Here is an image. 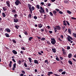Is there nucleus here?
Listing matches in <instances>:
<instances>
[{
    "label": "nucleus",
    "mask_w": 76,
    "mask_h": 76,
    "mask_svg": "<svg viewBox=\"0 0 76 76\" xmlns=\"http://www.w3.org/2000/svg\"><path fill=\"white\" fill-rule=\"evenodd\" d=\"M49 14L51 16H53V13L51 12H50Z\"/></svg>",
    "instance_id": "34"
},
{
    "label": "nucleus",
    "mask_w": 76,
    "mask_h": 76,
    "mask_svg": "<svg viewBox=\"0 0 76 76\" xmlns=\"http://www.w3.org/2000/svg\"><path fill=\"white\" fill-rule=\"evenodd\" d=\"M16 63H14L13 64V67H14V68H16Z\"/></svg>",
    "instance_id": "36"
},
{
    "label": "nucleus",
    "mask_w": 76,
    "mask_h": 76,
    "mask_svg": "<svg viewBox=\"0 0 76 76\" xmlns=\"http://www.w3.org/2000/svg\"><path fill=\"white\" fill-rule=\"evenodd\" d=\"M19 27H20V26H19V25H17V26H15V28L16 29H18V27L19 28Z\"/></svg>",
    "instance_id": "22"
},
{
    "label": "nucleus",
    "mask_w": 76,
    "mask_h": 76,
    "mask_svg": "<svg viewBox=\"0 0 76 76\" xmlns=\"http://www.w3.org/2000/svg\"><path fill=\"white\" fill-rule=\"evenodd\" d=\"M41 32H44V28H43L42 29H41Z\"/></svg>",
    "instance_id": "52"
},
{
    "label": "nucleus",
    "mask_w": 76,
    "mask_h": 76,
    "mask_svg": "<svg viewBox=\"0 0 76 76\" xmlns=\"http://www.w3.org/2000/svg\"><path fill=\"white\" fill-rule=\"evenodd\" d=\"M12 61H10V63L9 64V67H12Z\"/></svg>",
    "instance_id": "14"
},
{
    "label": "nucleus",
    "mask_w": 76,
    "mask_h": 76,
    "mask_svg": "<svg viewBox=\"0 0 76 76\" xmlns=\"http://www.w3.org/2000/svg\"><path fill=\"white\" fill-rule=\"evenodd\" d=\"M62 75H65V74H66V72L64 71V72H62Z\"/></svg>",
    "instance_id": "44"
},
{
    "label": "nucleus",
    "mask_w": 76,
    "mask_h": 76,
    "mask_svg": "<svg viewBox=\"0 0 76 76\" xmlns=\"http://www.w3.org/2000/svg\"><path fill=\"white\" fill-rule=\"evenodd\" d=\"M66 22L68 25V26H70V23H69L67 21H66Z\"/></svg>",
    "instance_id": "42"
},
{
    "label": "nucleus",
    "mask_w": 76,
    "mask_h": 76,
    "mask_svg": "<svg viewBox=\"0 0 76 76\" xmlns=\"http://www.w3.org/2000/svg\"><path fill=\"white\" fill-rule=\"evenodd\" d=\"M64 3H68V1H64Z\"/></svg>",
    "instance_id": "53"
},
{
    "label": "nucleus",
    "mask_w": 76,
    "mask_h": 76,
    "mask_svg": "<svg viewBox=\"0 0 76 76\" xmlns=\"http://www.w3.org/2000/svg\"><path fill=\"white\" fill-rule=\"evenodd\" d=\"M63 25H65V26H67V24H66V20H64L63 21Z\"/></svg>",
    "instance_id": "21"
},
{
    "label": "nucleus",
    "mask_w": 76,
    "mask_h": 76,
    "mask_svg": "<svg viewBox=\"0 0 76 76\" xmlns=\"http://www.w3.org/2000/svg\"><path fill=\"white\" fill-rule=\"evenodd\" d=\"M29 10L30 11L31 14H32V9Z\"/></svg>",
    "instance_id": "55"
},
{
    "label": "nucleus",
    "mask_w": 76,
    "mask_h": 76,
    "mask_svg": "<svg viewBox=\"0 0 76 76\" xmlns=\"http://www.w3.org/2000/svg\"><path fill=\"white\" fill-rule=\"evenodd\" d=\"M28 9H29V10H31L32 9L31 8V6H32V5H31L29 4H28Z\"/></svg>",
    "instance_id": "5"
},
{
    "label": "nucleus",
    "mask_w": 76,
    "mask_h": 76,
    "mask_svg": "<svg viewBox=\"0 0 76 76\" xmlns=\"http://www.w3.org/2000/svg\"><path fill=\"white\" fill-rule=\"evenodd\" d=\"M48 7H50L51 6V4L49 3L47 5Z\"/></svg>",
    "instance_id": "58"
},
{
    "label": "nucleus",
    "mask_w": 76,
    "mask_h": 76,
    "mask_svg": "<svg viewBox=\"0 0 76 76\" xmlns=\"http://www.w3.org/2000/svg\"><path fill=\"white\" fill-rule=\"evenodd\" d=\"M56 60H57V61H60V60H59V59H58V57L56 58Z\"/></svg>",
    "instance_id": "47"
},
{
    "label": "nucleus",
    "mask_w": 76,
    "mask_h": 76,
    "mask_svg": "<svg viewBox=\"0 0 76 76\" xmlns=\"http://www.w3.org/2000/svg\"><path fill=\"white\" fill-rule=\"evenodd\" d=\"M39 11L41 13H45L44 8H43V7L41 6L40 7V10H39Z\"/></svg>",
    "instance_id": "1"
},
{
    "label": "nucleus",
    "mask_w": 76,
    "mask_h": 76,
    "mask_svg": "<svg viewBox=\"0 0 76 76\" xmlns=\"http://www.w3.org/2000/svg\"><path fill=\"white\" fill-rule=\"evenodd\" d=\"M34 63L36 64H39V63H38V61L37 60H34Z\"/></svg>",
    "instance_id": "18"
},
{
    "label": "nucleus",
    "mask_w": 76,
    "mask_h": 76,
    "mask_svg": "<svg viewBox=\"0 0 76 76\" xmlns=\"http://www.w3.org/2000/svg\"><path fill=\"white\" fill-rule=\"evenodd\" d=\"M53 13L55 16H56L57 15V11L56 10L53 11Z\"/></svg>",
    "instance_id": "15"
},
{
    "label": "nucleus",
    "mask_w": 76,
    "mask_h": 76,
    "mask_svg": "<svg viewBox=\"0 0 76 76\" xmlns=\"http://www.w3.org/2000/svg\"><path fill=\"white\" fill-rule=\"evenodd\" d=\"M54 28V31L55 32V33H56L57 32V29H56V28L55 27H53Z\"/></svg>",
    "instance_id": "24"
},
{
    "label": "nucleus",
    "mask_w": 76,
    "mask_h": 76,
    "mask_svg": "<svg viewBox=\"0 0 76 76\" xmlns=\"http://www.w3.org/2000/svg\"><path fill=\"white\" fill-rule=\"evenodd\" d=\"M36 6L37 9H39V5H36Z\"/></svg>",
    "instance_id": "38"
},
{
    "label": "nucleus",
    "mask_w": 76,
    "mask_h": 76,
    "mask_svg": "<svg viewBox=\"0 0 76 76\" xmlns=\"http://www.w3.org/2000/svg\"><path fill=\"white\" fill-rule=\"evenodd\" d=\"M18 63L20 65L21 64V63H22V62H21V61H20V60H19L18 61Z\"/></svg>",
    "instance_id": "30"
},
{
    "label": "nucleus",
    "mask_w": 76,
    "mask_h": 76,
    "mask_svg": "<svg viewBox=\"0 0 76 76\" xmlns=\"http://www.w3.org/2000/svg\"><path fill=\"white\" fill-rule=\"evenodd\" d=\"M52 51L54 53H55L56 52V49L55 48H52Z\"/></svg>",
    "instance_id": "16"
},
{
    "label": "nucleus",
    "mask_w": 76,
    "mask_h": 76,
    "mask_svg": "<svg viewBox=\"0 0 76 76\" xmlns=\"http://www.w3.org/2000/svg\"><path fill=\"white\" fill-rule=\"evenodd\" d=\"M12 13L15 14L16 13V11L15 9L12 10Z\"/></svg>",
    "instance_id": "6"
},
{
    "label": "nucleus",
    "mask_w": 76,
    "mask_h": 76,
    "mask_svg": "<svg viewBox=\"0 0 76 76\" xmlns=\"http://www.w3.org/2000/svg\"><path fill=\"white\" fill-rule=\"evenodd\" d=\"M6 3L7 4V6L9 7H10V1H7L6 2Z\"/></svg>",
    "instance_id": "3"
},
{
    "label": "nucleus",
    "mask_w": 76,
    "mask_h": 76,
    "mask_svg": "<svg viewBox=\"0 0 76 76\" xmlns=\"http://www.w3.org/2000/svg\"><path fill=\"white\" fill-rule=\"evenodd\" d=\"M38 28H42V25L41 24H38Z\"/></svg>",
    "instance_id": "9"
},
{
    "label": "nucleus",
    "mask_w": 76,
    "mask_h": 76,
    "mask_svg": "<svg viewBox=\"0 0 76 76\" xmlns=\"http://www.w3.org/2000/svg\"><path fill=\"white\" fill-rule=\"evenodd\" d=\"M24 34H25V35H26L28 34V33L27 32V31H25L24 32Z\"/></svg>",
    "instance_id": "54"
},
{
    "label": "nucleus",
    "mask_w": 76,
    "mask_h": 76,
    "mask_svg": "<svg viewBox=\"0 0 76 76\" xmlns=\"http://www.w3.org/2000/svg\"><path fill=\"white\" fill-rule=\"evenodd\" d=\"M59 13L60 14H63V12H61V11H59Z\"/></svg>",
    "instance_id": "41"
},
{
    "label": "nucleus",
    "mask_w": 76,
    "mask_h": 76,
    "mask_svg": "<svg viewBox=\"0 0 76 76\" xmlns=\"http://www.w3.org/2000/svg\"><path fill=\"white\" fill-rule=\"evenodd\" d=\"M33 18L35 19H37V16H34L33 17Z\"/></svg>",
    "instance_id": "45"
},
{
    "label": "nucleus",
    "mask_w": 76,
    "mask_h": 76,
    "mask_svg": "<svg viewBox=\"0 0 76 76\" xmlns=\"http://www.w3.org/2000/svg\"><path fill=\"white\" fill-rule=\"evenodd\" d=\"M73 36L75 37V38H76V34L75 33H73Z\"/></svg>",
    "instance_id": "43"
},
{
    "label": "nucleus",
    "mask_w": 76,
    "mask_h": 76,
    "mask_svg": "<svg viewBox=\"0 0 76 76\" xmlns=\"http://www.w3.org/2000/svg\"><path fill=\"white\" fill-rule=\"evenodd\" d=\"M68 63H69V64H71V65H72V64H73V63H72V62L71 61H68Z\"/></svg>",
    "instance_id": "23"
},
{
    "label": "nucleus",
    "mask_w": 76,
    "mask_h": 76,
    "mask_svg": "<svg viewBox=\"0 0 76 76\" xmlns=\"http://www.w3.org/2000/svg\"><path fill=\"white\" fill-rule=\"evenodd\" d=\"M5 31L8 32H10V30L9 28H7L5 29Z\"/></svg>",
    "instance_id": "10"
},
{
    "label": "nucleus",
    "mask_w": 76,
    "mask_h": 76,
    "mask_svg": "<svg viewBox=\"0 0 76 76\" xmlns=\"http://www.w3.org/2000/svg\"><path fill=\"white\" fill-rule=\"evenodd\" d=\"M70 46H67V49L70 50Z\"/></svg>",
    "instance_id": "46"
},
{
    "label": "nucleus",
    "mask_w": 76,
    "mask_h": 76,
    "mask_svg": "<svg viewBox=\"0 0 76 76\" xmlns=\"http://www.w3.org/2000/svg\"><path fill=\"white\" fill-rule=\"evenodd\" d=\"M48 76H50V74H53V72H48Z\"/></svg>",
    "instance_id": "12"
},
{
    "label": "nucleus",
    "mask_w": 76,
    "mask_h": 76,
    "mask_svg": "<svg viewBox=\"0 0 76 76\" xmlns=\"http://www.w3.org/2000/svg\"><path fill=\"white\" fill-rule=\"evenodd\" d=\"M18 16V15L15 14L14 15V16L15 18H16V16Z\"/></svg>",
    "instance_id": "61"
},
{
    "label": "nucleus",
    "mask_w": 76,
    "mask_h": 76,
    "mask_svg": "<svg viewBox=\"0 0 76 76\" xmlns=\"http://www.w3.org/2000/svg\"><path fill=\"white\" fill-rule=\"evenodd\" d=\"M60 59H61V60H63V58L61 56L60 57Z\"/></svg>",
    "instance_id": "60"
},
{
    "label": "nucleus",
    "mask_w": 76,
    "mask_h": 76,
    "mask_svg": "<svg viewBox=\"0 0 76 76\" xmlns=\"http://www.w3.org/2000/svg\"><path fill=\"white\" fill-rule=\"evenodd\" d=\"M72 56V55L71 53H69L68 54V57L69 58H70Z\"/></svg>",
    "instance_id": "19"
},
{
    "label": "nucleus",
    "mask_w": 76,
    "mask_h": 76,
    "mask_svg": "<svg viewBox=\"0 0 76 76\" xmlns=\"http://www.w3.org/2000/svg\"><path fill=\"white\" fill-rule=\"evenodd\" d=\"M24 65L26 67H28V66H27L26 63H24Z\"/></svg>",
    "instance_id": "40"
},
{
    "label": "nucleus",
    "mask_w": 76,
    "mask_h": 76,
    "mask_svg": "<svg viewBox=\"0 0 76 76\" xmlns=\"http://www.w3.org/2000/svg\"><path fill=\"white\" fill-rule=\"evenodd\" d=\"M68 32L69 34H71V30H70V29L69 28L68 29Z\"/></svg>",
    "instance_id": "28"
},
{
    "label": "nucleus",
    "mask_w": 76,
    "mask_h": 76,
    "mask_svg": "<svg viewBox=\"0 0 76 76\" xmlns=\"http://www.w3.org/2000/svg\"><path fill=\"white\" fill-rule=\"evenodd\" d=\"M28 60L30 63H31L32 62V58H28Z\"/></svg>",
    "instance_id": "26"
},
{
    "label": "nucleus",
    "mask_w": 76,
    "mask_h": 76,
    "mask_svg": "<svg viewBox=\"0 0 76 76\" xmlns=\"http://www.w3.org/2000/svg\"><path fill=\"white\" fill-rule=\"evenodd\" d=\"M5 35L6 37H10L9 34L7 33L5 34Z\"/></svg>",
    "instance_id": "20"
},
{
    "label": "nucleus",
    "mask_w": 76,
    "mask_h": 76,
    "mask_svg": "<svg viewBox=\"0 0 76 76\" xmlns=\"http://www.w3.org/2000/svg\"><path fill=\"white\" fill-rule=\"evenodd\" d=\"M67 13H69V14H71L72 13V12L69 10H67Z\"/></svg>",
    "instance_id": "29"
},
{
    "label": "nucleus",
    "mask_w": 76,
    "mask_h": 76,
    "mask_svg": "<svg viewBox=\"0 0 76 76\" xmlns=\"http://www.w3.org/2000/svg\"><path fill=\"white\" fill-rule=\"evenodd\" d=\"M51 40H52V41H56V40L54 38H51Z\"/></svg>",
    "instance_id": "39"
},
{
    "label": "nucleus",
    "mask_w": 76,
    "mask_h": 76,
    "mask_svg": "<svg viewBox=\"0 0 76 76\" xmlns=\"http://www.w3.org/2000/svg\"><path fill=\"white\" fill-rule=\"evenodd\" d=\"M31 9L32 10H34V9H35V8H34V7H32Z\"/></svg>",
    "instance_id": "50"
},
{
    "label": "nucleus",
    "mask_w": 76,
    "mask_h": 76,
    "mask_svg": "<svg viewBox=\"0 0 76 76\" xmlns=\"http://www.w3.org/2000/svg\"><path fill=\"white\" fill-rule=\"evenodd\" d=\"M16 1L15 2V4L16 6H18L19 4H21V2L19 0H15Z\"/></svg>",
    "instance_id": "2"
},
{
    "label": "nucleus",
    "mask_w": 76,
    "mask_h": 76,
    "mask_svg": "<svg viewBox=\"0 0 76 76\" xmlns=\"http://www.w3.org/2000/svg\"><path fill=\"white\" fill-rule=\"evenodd\" d=\"M71 19H73L74 20H76V18H75V17H72L71 18Z\"/></svg>",
    "instance_id": "49"
},
{
    "label": "nucleus",
    "mask_w": 76,
    "mask_h": 76,
    "mask_svg": "<svg viewBox=\"0 0 76 76\" xmlns=\"http://www.w3.org/2000/svg\"><path fill=\"white\" fill-rule=\"evenodd\" d=\"M56 41H51V43L53 45H54L56 44Z\"/></svg>",
    "instance_id": "17"
},
{
    "label": "nucleus",
    "mask_w": 76,
    "mask_h": 76,
    "mask_svg": "<svg viewBox=\"0 0 76 76\" xmlns=\"http://www.w3.org/2000/svg\"><path fill=\"white\" fill-rule=\"evenodd\" d=\"M32 16V15H31V14H29L28 15V18H31V17Z\"/></svg>",
    "instance_id": "37"
},
{
    "label": "nucleus",
    "mask_w": 76,
    "mask_h": 76,
    "mask_svg": "<svg viewBox=\"0 0 76 76\" xmlns=\"http://www.w3.org/2000/svg\"><path fill=\"white\" fill-rule=\"evenodd\" d=\"M12 60L14 63H16V61H15V60L14 59H12Z\"/></svg>",
    "instance_id": "56"
},
{
    "label": "nucleus",
    "mask_w": 76,
    "mask_h": 76,
    "mask_svg": "<svg viewBox=\"0 0 76 76\" xmlns=\"http://www.w3.org/2000/svg\"><path fill=\"white\" fill-rule=\"evenodd\" d=\"M56 10V11H57V12H59V11H60V10L58 9H55Z\"/></svg>",
    "instance_id": "57"
},
{
    "label": "nucleus",
    "mask_w": 76,
    "mask_h": 76,
    "mask_svg": "<svg viewBox=\"0 0 76 76\" xmlns=\"http://www.w3.org/2000/svg\"><path fill=\"white\" fill-rule=\"evenodd\" d=\"M21 72L22 73H23V74H25V72L24 71H21Z\"/></svg>",
    "instance_id": "51"
},
{
    "label": "nucleus",
    "mask_w": 76,
    "mask_h": 76,
    "mask_svg": "<svg viewBox=\"0 0 76 76\" xmlns=\"http://www.w3.org/2000/svg\"><path fill=\"white\" fill-rule=\"evenodd\" d=\"M37 38L39 39H40L41 37H39L38 36H37Z\"/></svg>",
    "instance_id": "59"
},
{
    "label": "nucleus",
    "mask_w": 76,
    "mask_h": 76,
    "mask_svg": "<svg viewBox=\"0 0 76 76\" xmlns=\"http://www.w3.org/2000/svg\"><path fill=\"white\" fill-rule=\"evenodd\" d=\"M12 41L13 42H14V43H15V44H16V41H15V39H13Z\"/></svg>",
    "instance_id": "33"
},
{
    "label": "nucleus",
    "mask_w": 76,
    "mask_h": 76,
    "mask_svg": "<svg viewBox=\"0 0 76 76\" xmlns=\"http://www.w3.org/2000/svg\"><path fill=\"white\" fill-rule=\"evenodd\" d=\"M23 75H23V74H21L20 75V76H23Z\"/></svg>",
    "instance_id": "63"
},
{
    "label": "nucleus",
    "mask_w": 76,
    "mask_h": 76,
    "mask_svg": "<svg viewBox=\"0 0 76 76\" xmlns=\"http://www.w3.org/2000/svg\"><path fill=\"white\" fill-rule=\"evenodd\" d=\"M18 21H19V20L17 19L16 18H15V19H14V22H15V23L18 22Z\"/></svg>",
    "instance_id": "8"
},
{
    "label": "nucleus",
    "mask_w": 76,
    "mask_h": 76,
    "mask_svg": "<svg viewBox=\"0 0 76 76\" xmlns=\"http://www.w3.org/2000/svg\"><path fill=\"white\" fill-rule=\"evenodd\" d=\"M54 75H55V76H60V75H58L56 74H54Z\"/></svg>",
    "instance_id": "64"
},
{
    "label": "nucleus",
    "mask_w": 76,
    "mask_h": 76,
    "mask_svg": "<svg viewBox=\"0 0 76 76\" xmlns=\"http://www.w3.org/2000/svg\"><path fill=\"white\" fill-rule=\"evenodd\" d=\"M63 70L62 69H59L58 71H59V72H63Z\"/></svg>",
    "instance_id": "31"
},
{
    "label": "nucleus",
    "mask_w": 76,
    "mask_h": 76,
    "mask_svg": "<svg viewBox=\"0 0 76 76\" xmlns=\"http://www.w3.org/2000/svg\"><path fill=\"white\" fill-rule=\"evenodd\" d=\"M12 52L14 54H18V53L15 50H13L12 51Z\"/></svg>",
    "instance_id": "7"
},
{
    "label": "nucleus",
    "mask_w": 76,
    "mask_h": 76,
    "mask_svg": "<svg viewBox=\"0 0 76 76\" xmlns=\"http://www.w3.org/2000/svg\"><path fill=\"white\" fill-rule=\"evenodd\" d=\"M45 10H46V11L47 12V13H48V8H46Z\"/></svg>",
    "instance_id": "48"
},
{
    "label": "nucleus",
    "mask_w": 76,
    "mask_h": 76,
    "mask_svg": "<svg viewBox=\"0 0 76 76\" xmlns=\"http://www.w3.org/2000/svg\"><path fill=\"white\" fill-rule=\"evenodd\" d=\"M32 39H33V37H30L29 38L28 40L29 41H31Z\"/></svg>",
    "instance_id": "32"
},
{
    "label": "nucleus",
    "mask_w": 76,
    "mask_h": 76,
    "mask_svg": "<svg viewBox=\"0 0 76 76\" xmlns=\"http://www.w3.org/2000/svg\"><path fill=\"white\" fill-rule=\"evenodd\" d=\"M2 14L3 16V17H4V18H5V17H6V15L5 14V13H4L3 12Z\"/></svg>",
    "instance_id": "27"
},
{
    "label": "nucleus",
    "mask_w": 76,
    "mask_h": 76,
    "mask_svg": "<svg viewBox=\"0 0 76 76\" xmlns=\"http://www.w3.org/2000/svg\"><path fill=\"white\" fill-rule=\"evenodd\" d=\"M67 39L68 41H69V42H70L71 43H73V41L71 40H70V39L69 37H67Z\"/></svg>",
    "instance_id": "11"
},
{
    "label": "nucleus",
    "mask_w": 76,
    "mask_h": 76,
    "mask_svg": "<svg viewBox=\"0 0 76 76\" xmlns=\"http://www.w3.org/2000/svg\"><path fill=\"white\" fill-rule=\"evenodd\" d=\"M58 39L59 41H62V40L60 39V38H58Z\"/></svg>",
    "instance_id": "62"
},
{
    "label": "nucleus",
    "mask_w": 76,
    "mask_h": 76,
    "mask_svg": "<svg viewBox=\"0 0 76 76\" xmlns=\"http://www.w3.org/2000/svg\"><path fill=\"white\" fill-rule=\"evenodd\" d=\"M68 37L67 38H69L70 39H71V40H73V38L72 37H71L70 36H68Z\"/></svg>",
    "instance_id": "25"
},
{
    "label": "nucleus",
    "mask_w": 76,
    "mask_h": 76,
    "mask_svg": "<svg viewBox=\"0 0 76 76\" xmlns=\"http://www.w3.org/2000/svg\"><path fill=\"white\" fill-rule=\"evenodd\" d=\"M3 9L4 11H6V10L7 9V7H6L4 6L3 7Z\"/></svg>",
    "instance_id": "13"
},
{
    "label": "nucleus",
    "mask_w": 76,
    "mask_h": 76,
    "mask_svg": "<svg viewBox=\"0 0 76 76\" xmlns=\"http://www.w3.org/2000/svg\"><path fill=\"white\" fill-rule=\"evenodd\" d=\"M45 37L43 38H42L41 39V41H44L45 40Z\"/></svg>",
    "instance_id": "35"
},
{
    "label": "nucleus",
    "mask_w": 76,
    "mask_h": 76,
    "mask_svg": "<svg viewBox=\"0 0 76 76\" xmlns=\"http://www.w3.org/2000/svg\"><path fill=\"white\" fill-rule=\"evenodd\" d=\"M55 27L57 30H60V29H61V28H60V27L59 26H56Z\"/></svg>",
    "instance_id": "4"
}]
</instances>
